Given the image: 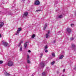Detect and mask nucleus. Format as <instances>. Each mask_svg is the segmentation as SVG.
<instances>
[{"label":"nucleus","mask_w":76,"mask_h":76,"mask_svg":"<svg viewBox=\"0 0 76 76\" xmlns=\"http://www.w3.org/2000/svg\"><path fill=\"white\" fill-rule=\"evenodd\" d=\"M7 65L8 66L11 67L13 66V62L11 61H9L7 63Z\"/></svg>","instance_id":"f257e3e1"},{"label":"nucleus","mask_w":76,"mask_h":76,"mask_svg":"<svg viewBox=\"0 0 76 76\" xmlns=\"http://www.w3.org/2000/svg\"><path fill=\"white\" fill-rule=\"evenodd\" d=\"M48 67L46 68V71L42 73V76H46V74L47 73V72H46V71H47V70H48Z\"/></svg>","instance_id":"f03ea898"},{"label":"nucleus","mask_w":76,"mask_h":76,"mask_svg":"<svg viewBox=\"0 0 76 76\" xmlns=\"http://www.w3.org/2000/svg\"><path fill=\"white\" fill-rule=\"evenodd\" d=\"M34 4L37 6H38L40 4V2L39 0H36L34 2Z\"/></svg>","instance_id":"7ed1b4c3"},{"label":"nucleus","mask_w":76,"mask_h":76,"mask_svg":"<svg viewBox=\"0 0 76 76\" xmlns=\"http://www.w3.org/2000/svg\"><path fill=\"white\" fill-rule=\"evenodd\" d=\"M3 44L5 47H9V45L8 43L6 42H3Z\"/></svg>","instance_id":"20e7f679"},{"label":"nucleus","mask_w":76,"mask_h":76,"mask_svg":"<svg viewBox=\"0 0 76 76\" xmlns=\"http://www.w3.org/2000/svg\"><path fill=\"white\" fill-rule=\"evenodd\" d=\"M50 31H48L47 33L46 34V38H49L50 37Z\"/></svg>","instance_id":"39448f33"},{"label":"nucleus","mask_w":76,"mask_h":76,"mask_svg":"<svg viewBox=\"0 0 76 76\" xmlns=\"http://www.w3.org/2000/svg\"><path fill=\"white\" fill-rule=\"evenodd\" d=\"M40 66H41L42 68H43L44 66H45V65L44 64V62H42L40 63Z\"/></svg>","instance_id":"423d86ee"},{"label":"nucleus","mask_w":76,"mask_h":76,"mask_svg":"<svg viewBox=\"0 0 76 76\" xmlns=\"http://www.w3.org/2000/svg\"><path fill=\"white\" fill-rule=\"evenodd\" d=\"M28 12H25L23 14V17L24 16L26 17V16H28Z\"/></svg>","instance_id":"0eeeda50"},{"label":"nucleus","mask_w":76,"mask_h":76,"mask_svg":"<svg viewBox=\"0 0 76 76\" xmlns=\"http://www.w3.org/2000/svg\"><path fill=\"white\" fill-rule=\"evenodd\" d=\"M4 25V23L3 22L0 23V29Z\"/></svg>","instance_id":"6e6552de"},{"label":"nucleus","mask_w":76,"mask_h":76,"mask_svg":"<svg viewBox=\"0 0 76 76\" xmlns=\"http://www.w3.org/2000/svg\"><path fill=\"white\" fill-rule=\"evenodd\" d=\"M66 31L68 32V33H70L71 32V29L69 28H67L66 29Z\"/></svg>","instance_id":"1a4fd4ad"},{"label":"nucleus","mask_w":76,"mask_h":76,"mask_svg":"<svg viewBox=\"0 0 76 76\" xmlns=\"http://www.w3.org/2000/svg\"><path fill=\"white\" fill-rule=\"evenodd\" d=\"M47 24L45 23V25L44 26V27L43 28V30H45V29H46V28H47Z\"/></svg>","instance_id":"9d476101"},{"label":"nucleus","mask_w":76,"mask_h":76,"mask_svg":"<svg viewBox=\"0 0 76 76\" xmlns=\"http://www.w3.org/2000/svg\"><path fill=\"white\" fill-rule=\"evenodd\" d=\"M5 76H9L10 75V74L6 72L5 73Z\"/></svg>","instance_id":"9b49d317"},{"label":"nucleus","mask_w":76,"mask_h":76,"mask_svg":"<svg viewBox=\"0 0 76 76\" xmlns=\"http://www.w3.org/2000/svg\"><path fill=\"white\" fill-rule=\"evenodd\" d=\"M18 47H20V51H22V45L18 46Z\"/></svg>","instance_id":"f8f14e48"},{"label":"nucleus","mask_w":76,"mask_h":76,"mask_svg":"<svg viewBox=\"0 0 76 76\" xmlns=\"http://www.w3.org/2000/svg\"><path fill=\"white\" fill-rule=\"evenodd\" d=\"M63 57H64V56L62 55L59 57V59H62Z\"/></svg>","instance_id":"ddd939ff"},{"label":"nucleus","mask_w":76,"mask_h":76,"mask_svg":"<svg viewBox=\"0 0 76 76\" xmlns=\"http://www.w3.org/2000/svg\"><path fill=\"white\" fill-rule=\"evenodd\" d=\"M26 47H27V43H24V48H26Z\"/></svg>","instance_id":"4468645a"},{"label":"nucleus","mask_w":76,"mask_h":76,"mask_svg":"<svg viewBox=\"0 0 76 76\" xmlns=\"http://www.w3.org/2000/svg\"><path fill=\"white\" fill-rule=\"evenodd\" d=\"M23 42V41H21L19 43V45L18 46H20V45H21V44H22V43Z\"/></svg>","instance_id":"2eb2a0df"},{"label":"nucleus","mask_w":76,"mask_h":76,"mask_svg":"<svg viewBox=\"0 0 76 76\" xmlns=\"http://www.w3.org/2000/svg\"><path fill=\"white\" fill-rule=\"evenodd\" d=\"M29 60V55H27V60Z\"/></svg>","instance_id":"dca6fc26"},{"label":"nucleus","mask_w":76,"mask_h":76,"mask_svg":"<svg viewBox=\"0 0 76 76\" xmlns=\"http://www.w3.org/2000/svg\"><path fill=\"white\" fill-rule=\"evenodd\" d=\"M63 18V15H61L59 16L58 17V18Z\"/></svg>","instance_id":"f3484780"},{"label":"nucleus","mask_w":76,"mask_h":76,"mask_svg":"<svg viewBox=\"0 0 76 76\" xmlns=\"http://www.w3.org/2000/svg\"><path fill=\"white\" fill-rule=\"evenodd\" d=\"M52 55L53 57H55V53H52Z\"/></svg>","instance_id":"a211bd4d"},{"label":"nucleus","mask_w":76,"mask_h":76,"mask_svg":"<svg viewBox=\"0 0 76 76\" xmlns=\"http://www.w3.org/2000/svg\"><path fill=\"white\" fill-rule=\"evenodd\" d=\"M35 34H33V35L32 36L31 38H35Z\"/></svg>","instance_id":"6ab92c4d"},{"label":"nucleus","mask_w":76,"mask_h":76,"mask_svg":"<svg viewBox=\"0 0 76 76\" xmlns=\"http://www.w3.org/2000/svg\"><path fill=\"white\" fill-rule=\"evenodd\" d=\"M27 62L29 64V63H31V61H30L29 59L27 60Z\"/></svg>","instance_id":"aec40b11"},{"label":"nucleus","mask_w":76,"mask_h":76,"mask_svg":"<svg viewBox=\"0 0 76 76\" xmlns=\"http://www.w3.org/2000/svg\"><path fill=\"white\" fill-rule=\"evenodd\" d=\"M22 30V28H20L18 29V30L19 31H20Z\"/></svg>","instance_id":"412c9836"},{"label":"nucleus","mask_w":76,"mask_h":76,"mask_svg":"<svg viewBox=\"0 0 76 76\" xmlns=\"http://www.w3.org/2000/svg\"><path fill=\"white\" fill-rule=\"evenodd\" d=\"M55 63V61H53L51 63V64L53 65V64H54Z\"/></svg>","instance_id":"4be33fe9"},{"label":"nucleus","mask_w":76,"mask_h":76,"mask_svg":"<svg viewBox=\"0 0 76 76\" xmlns=\"http://www.w3.org/2000/svg\"><path fill=\"white\" fill-rule=\"evenodd\" d=\"M3 61H0V64H2V63H3Z\"/></svg>","instance_id":"5701e85b"},{"label":"nucleus","mask_w":76,"mask_h":76,"mask_svg":"<svg viewBox=\"0 0 76 76\" xmlns=\"http://www.w3.org/2000/svg\"><path fill=\"white\" fill-rule=\"evenodd\" d=\"M19 32H20V31L18 30L17 31V34H19Z\"/></svg>","instance_id":"b1692460"},{"label":"nucleus","mask_w":76,"mask_h":76,"mask_svg":"<svg viewBox=\"0 0 76 76\" xmlns=\"http://www.w3.org/2000/svg\"><path fill=\"white\" fill-rule=\"evenodd\" d=\"M48 48V47H47V46H46L45 47V50H47Z\"/></svg>","instance_id":"393cba45"},{"label":"nucleus","mask_w":76,"mask_h":76,"mask_svg":"<svg viewBox=\"0 0 76 76\" xmlns=\"http://www.w3.org/2000/svg\"><path fill=\"white\" fill-rule=\"evenodd\" d=\"M72 48H75V45L73 44L72 45Z\"/></svg>","instance_id":"a878e982"},{"label":"nucleus","mask_w":76,"mask_h":76,"mask_svg":"<svg viewBox=\"0 0 76 76\" xmlns=\"http://www.w3.org/2000/svg\"><path fill=\"white\" fill-rule=\"evenodd\" d=\"M42 55H42V54H40V58H42Z\"/></svg>","instance_id":"bb28decb"},{"label":"nucleus","mask_w":76,"mask_h":76,"mask_svg":"<svg viewBox=\"0 0 76 76\" xmlns=\"http://www.w3.org/2000/svg\"><path fill=\"white\" fill-rule=\"evenodd\" d=\"M41 10H36V12H39V11H41Z\"/></svg>","instance_id":"cd10ccee"},{"label":"nucleus","mask_w":76,"mask_h":76,"mask_svg":"<svg viewBox=\"0 0 76 76\" xmlns=\"http://www.w3.org/2000/svg\"><path fill=\"white\" fill-rule=\"evenodd\" d=\"M56 40H54L53 41V43H54V44H55V43H56Z\"/></svg>","instance_id":"c85d7f7f"},{"label":"nucleus","mask_w":76,"mask_h":76,"mask_svg":"<svg viewBox=\"0 0 76 76\" xmlns=\"http://www.w3.org/2000/svg\"><path fill=\"white\" fill-rule=\"evenodd\" d=\"M48 50H46L45 51V53H48Z\"/></svg>","instance_id":"c756f323"},{"label":"nucleus","mask_w":76,"mask_h":76,"mask_svg":"<svg viewBox=\"0 0 76 76\" xmlns=\"http://www.w3.org/2000/svg\"><path fill=\"white\" fill-rule=\"evenodd\" d=\"M73 37H72V38H71V39H70L71 40H73Z\"/></svg>","instance_id":"7c9ffc66"},{"label":"nucleus","mask_w":76,"mask_h":76,"mask_svg":"<svg viewBox=\"0 0 76 76\" xmlns=\"http://www.w3.org/2000/svg\"><path fill=\"white\" fill-rule=\"evenodd\" d=\"M28 53H31V50H28Z\"/></svg>","instance_id":"2f4dec72"},{"label":"nucleus","mask_w":76,"mask_h":76,"mask_svg":"<svg viewBox=\"0 0 76 76\" xmlns=\"http://www.w3.org/2000/svg\"><path fill=\"white\" fill-rule=\"evenodd\" d=\"M74 25H73V24H71V26H73Z\"/></svg>","instance_id":"473e14b6"},{"label":"nucleus","mask_w":76,"mask_h":76,"mask_svg":"<svg viewBox=\"0 0 76 76\" xmlns=\"http://www.w3.org/2000/svg\"><path fill=\"white\" fill-rule=\"evenodd\" d=\"M18 34H18V33H17L15 34L16 35H18Z\"/></svg>","instance_id":"72a5a7b5"},{"label":"nucleus","mask_w":76,"mask_h":76,"mask_svg":"<svg viewBox=\"0 0 76 76\" xmlns=\"http://www.w3.org/2000/svg\"><path fill=\"white\" fill-rule=\"evenodd\" d=\"M64 71H65V69H64L63 70V72H64Z\"/></svg>","instance_id":"f704fd0d"},{"label":"nucleus","mask_w":76,"mask_h":76,"mask_svg":"<svg viewBox=\"0 0 76 76\" xmlns=\"http://www.w3.org/2000/svg\"><path fill=\"white\" fill-rule=\"evenodd\" d=\"M74 50L76 51V48H75L74 49Z\"/></svg>","instance_id":"c9c22d12"},{"label":"nucleus","mask_w":76,"mask_h":76,"mask_svg":"<svg viewBox=\"0 0 76 76\" xmlns=\"http://www.w3.org/2000/svg\"><path fill=\"white\" fill-rule=\"evenodd\" d=\"M25 0H22V1H25Z\"/></svg>","instance_id":"e433bc0d"},{"label":"nucleus","mask_w":76,"mask_h":76,"mask_svg":"<svg viewBox=\"0 0 76 76\" xmlns=\"http://www.w3.org/2000/svg\"><path fill=\"white\" fill-rule=\"evenodd\" d=\"M75 16H76V12H75Z\"/></svg>","instance_id":"4c0bfd02"},{"label":"nucleus","mask_w":76,"mask_h":76,"mask_svg":"<svg viewBox=\"0 0 76 76\" xmlns=\"http://www.w3.org/2000/svg\"><path fill=\"white\" fill-rule=\"evenodd\" d=\"M1 38V34H0V38Z\"/></svg>","instance_id":"58836bf2"},{"label":"nucleus","mask_w":76,"mask_h":76,"mask_svg":"<svg viewBox=\"0 0 76 76\" xmlns=\"http://www.w3.org/2000/svg\"><path fill=\"white\" fill-rule=\"evenodd\" d=\"M32 76H34V74H33V75H32Z\"/></svg>","instance_id":"ea45409f"},{"label":"nucleus","mask_w":76,"mask_h":76,"mask_svg":"<svg viewBox=\"0 0 76 76\" xmlns=\"http://www.w3.org/2000/svg\"><path fill=\"white\" fill-rule=\"evenodd\" d=\"M0 13H1V11H0Z\"/></svg>","instance_id":"a19ab883"},{"label":"nucleus","mask_w":76,"mask_h":76,"mask_svg":"<svg viewBox=\"0 0 76 76\" xmlns=\"http://www.w3.org/2000/svg\"><path fill=\"white\" fill-rule=\"evenodd\" d=\"M28 43V42H26V43Z\"/></svg>","instance_id":"79ce46f5"},{"label":"nucleus","mask_w":76,"mask_h":76,"mask_svg":"<svg viewBox=\"0 0 76 76\" xmlns=\"http://www.w3.org/2000/svg\"><path fill=\"white\" fill-rule=\"evenodd\" d=\"M62 76H64V75H62Z\"/></svg>","instance_id":"37998d69"}]
</instances>
